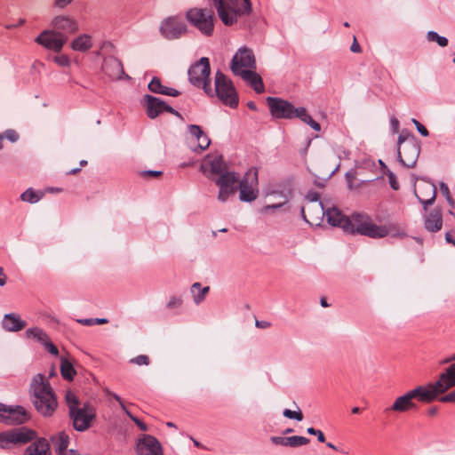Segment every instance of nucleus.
<instances>
[{
    "label": "nucleus",
    "instance_id": "obj_58",
    "mask_svg": "<svg viewBox=\"0 0 455 455\" xmlns=\"http://www.w3.org/2000/svg\"><path fill=\"white\" fill-rule=\"evenodd\" d=\"M78 323H80L83 325L91 326L94 324L93 319H81L78 320Z\"/></svg>",
    "mask_w": 455,
    "mask_h": 455
},
{
    "label": "nucleus",
    "instance_id": "obj_62",
    "mask_svg": "<svg viewBox=\"0 0 455 455\" xmlns=\"http://www.w3.org/2000/svg\"><path fill=\"white\" fill-rule=\"evenodd\" d=\"M445 239H446L447 243L454 245L455 240L452 239L451 233H446Z\"/></svg>",
    "mask_w": 455,
    "mask_h": 455
},
{
    "label": "nucleus",
    "instance_id": "obj_29",
    "mask_svg": "<svg viewBox=\"0 0 455 455\" xmlns=\"http://www.w3.org/2000/svg\"><path fill=\"white\" fill-rule=\"evenodd\" d=\"M93 46L92 36L89 34H80L70 42V48L75 52H86Z\"/></svg>",
    "mask_w": 455,
    "mask_h": 455
},
{
    "label": "nucleus",
    "instance_id": "obj_52",
    "mask_svg": "<svg viewBox=\"0 0 455 455\" xmlns=\"http://www.w3.org/2000/svg\"><path fill=\"white\" fill-rule=\"evenodd\" d=\"M286 202L285 199H283V201L279 202V203H276V204H267L266 205L263 209H262V212H267V211H269L270 209H276V208H279L281 207L283 204H284Z\"/></svg>",
    "mask_w": 455,
    "mask_h": 455
},
{
    "label": "nucleus",
    "instance_id": "obj_59",
    "mask_svg": "<svg viewBox=\"0 0 455 455\" xmlns=\"http://www.w3.org/2000/svg\"><path fill=\"white\" fill-rule=\"evenodd\" d=\"M6 283V275L4 273V269L0 267V286H4Z\"/></svg>",
    "mask_w": 455,
    "mask_h": 455
},
{
    "label": "nucleus",
    "instance_id": "obj_47",
    "mask_svg": "<svg viewBox=\"0 0 455 455\" xmlns=\"http://www.w3.org/2000/svg\"><path fill=\"white\" fill-rule=\"evenodd\" d=\"M412 123L415 124V126L417 127V130L419 131V132L424 136V137H427L428 136V131L427 129L423 125L421 124L418 120L416 119H412Z\"/></svg>",
    "mask_w": 455,
    "mask_h": 455
},
{
    "label": "nucleus",
    "instance_id": "obj_32",
    "mask_svg": "<svg viewBox=\"0 0 455 455\" xmlns=\"http://www.w3.org/2000/svg\"><path fill=\"white\" fill-rule=\"evenodd\" d=\"M148 89L154 93H159L168 96L176 97L180 95V92L173 88H169L162 84L161 81L157 77H154L148 84Z\"/></svg>",
    "mask_w": 455,
    "mask_h": 455
},
{
    "label": "nucleus",
    "instance_id": "obj_21",
    "mask_svg": "<svg viewBox=\"0 0 455 455\" xmlns=\"http://www.w3.org/2000/svg\"><path fill=\"white\" fill-rule=\"evenodd\" d=\"M25 337L28 339H34L43 345L44 348L52 355H57L59 350L57 347L52 342L49 335L39 327L28 328L25 331Z\"/></svg>",
    "mask_w": 455,
    "mask_h": 455
},
{
    "label": "nucleus",
    "instance_id": "obj_24",
    "mask_svg": "<svg viewBox=\"0 0 455 455\" xmlns=\"http://www.w3.org/2000/svg\"><path fill=\"white\" fill-rule=\"evenodd\" d=\"M73 419L74 427L76 430L84 431L90 427V423L94 417L92 411L87 408H77L70 412Z\"/></svg>",
    "mask_w": 455,
    "mask_h": 455
},
{
    "label": "nucleus",
    "instance_id": "obj_2",
    "mask_svg": "<svg viewBox=\"0 0 455 455\" xmlns=\"http://www.w3.org/2000/svg\"><path fill=\"white\" fill-rule=\"evenodd\" d=\"M231 69L235 75L240 76L249 83L258 93L264 92L262 78L255 72L256 60L253 52L247 48H240L233 57Z\"/></svg>",
    "mask_w": 455,
    "mask_h": 455
},
{
    "label": "nucleus",
    "instance_id": "obj_53",
    "mask_svg": "<svg viewBox=\"0 0 455 455\" xmlns=\"http://www.w3.org/2000/svg\"><path fill=\"white\" fill-rule=\"evenodd\" d=\"M440 190H441V193L443 194V196H445V198H448L449 196H451L449 188L445 183L442 182L440 184Z\"/></svg>",
    "mask_w": 455,
    "mask_h": 455
},
{
    "label": "nucleus",
    "instance_id": "obj_40",
    "mask_svg": "<svg viewBox=\"0 0 455 455\" xmlns=\"http://www.w3.org/2000/svg\"><path fill=\"white\" fill-rule=\"evenodd\" d=\"M66 402L69 408V412H71L78 408L79 402H78L77 397L76 396V395L73 392L68 391L66 393Z\"/></svg>",
    "mask_w": 455,
    "mask_h": 455
},
{
    "label": "nucleus",
    "instance_id": "obj_7",
    "mask_svg": "<svg viewBox=\"0 0 455 455\" xmlns=\"http://www.w3.org/2000/svg\"><path fill=\"white\" fill-rule=\"evenodd\" d=\"M304 220L311 226H320L325 217L326 211L316 193L307 195L301 209Z\"/></svg>",
    "mask_w": 455,
    "mask_h": 455
},
{
    "label": "nucleus",
    "instance_id": "obj_31",
    "mask_svg": "<svg viewBox=\"0 0 455 455\" xmlns=\"http://www.w3.org/2000/svg\"><path fill=\"white\" fill-rule=\"evenodd\" d=\"M443 227L442 212L438 209L431 211L425 220V228L430 232H437Z\"/></svg>",
    "mask_w": 455,
    "mask_h": 455
},
{
    "label": "nucleus",
    "instance_id": "obj_39",
    "mask_svg": "<svg viewBox=\"0 0 455 455\" xmlns=\"http://www.w3.org/2000/svg\"><path fill=\"white\" fill-rule=\"evenodd\" d=\"M309 443V439L303 436H290L288 437V446L290 447H299L307 445Z\"/></svg>",
    "mask_w": 455,
    "mask_h": 455
},
{
    "label": "nucleus",
    "instance_id": "obj_36",
    "mask_svg": "<svg viewBox=\"0 0 455 455\" xmlns=\"http://www.w3.org/2000/svg\"><path fill=\"white\" fill-rule=\"evenodd\" d=\"M61 375L65 379H73L76 371L73 365L68 360H62L60 364Z\"/></svg>",
    "mask_w": 455,
    "mask_h": 455
},
{
    "label": "nucleus",
    "instance_id": "obj_41",
    "mask_svg": "<svg viewBox=\"0 0 455 455\" xmlns=\"http://www.w3.org/2000/svg\"><path fill=\"white\" fill-rule=\"evenodd\" d=\"M427 39L432 42H436L442 47H444L448 44V40L446 37L441 36L434 31L427 33Z\"/></svg>",
    "mask_w": 455,
    "mask_h": 455
},
{
    "label": "nucleus",
    "instance_id": "obj_50",
    "mask_svg": "<svg viewBox=\"0 0 455 455\" xmlns=\"http://www.w3.org/2000/svg\"><path fill=\"white\" fill-rule=\"evenodd\" d=\"M439 401L442 403H455V390L440 397Z\"/></svg>",
    "mask_w": 455,
    "mask_h": 455
},
{
    "label": "nucleus",
    "instance_id": "obj_63",
    "mask_svg": "<svg viewBox=\"0 0 455 455\" xmlns=\"http://www.w3.org/2000/svg\"><path fill=\"white\" fill-rule=\"evenodd\" d=\"M93 320H94V324L95 323H97V324H103V323H108V320L105 319V318H95Z\"/></svg>",
    "mask_w": 455,
    "mask_h": 455
},
{
    "label": "nucleus",
    "instance_id": "obj_30",
    "mask_svg": "<svg viewBox=\"0 0 455 455\" xmlns=\"http://www.w3.org/2000/svg\"><path fill=\"white\" fill-rule=\"evenodd\" d=\"M24 455H51L48 441L45 438L36 440L28 446Z\"/></svg>",
    "mask_w": 455,
    "mask_h": 455
},
{
    "label": "nucleus",
    "instance_id": "obj_49",
    "mask_svg": "<svg viewBox=\"0 0 455 455\" xmlns=\"http://www.w3.org/2000/svg\"><path fill=\"white\" fill-rule=\"evenodd\" d=\"M126 414L134 421V423L140 427V430L147 431V427L141 420L132 416L129 411H126Z\"/></svg>",
    "mask_w": 455,
    "mask_h": 455
},
{
    "label": "nucleus",
    "instance_id": "obj_46",
    "mask_svg": "<svg viewBox=\"0 0 455 455\" xmlns=\"http://www.w3.org/2000/svg\"><path fill=\"white\" fill-rule=\"evenodd\" d=\"M74 0H53L52 6L57 9H64Z\"/></svg>",
    "mask_w": 455,
    "mask_h": 455
},
{
    "label": "nucleus",
    "instance_id": "obj_19",
    "mask_svg": "<svg viewBox=\"0 0 455 455\" xmlns=\"http://www.w3.org/2000/svg\"><path fill=\"white\" fill-rule=\"evenodd\" d=\"M186 30V24L178 17L168 18L161 26V32L167 39L178 38L185 34Z\"/></svg>",
    "mask_w": 455,
    "mask_h": 455
},
{
    "label": "nucleus",
    "instance_id": "obj_17",
    "mask_svg": "<svg viewBox=\"0 0 455 455\" xmlns=\"http://www.w3.org/2000/svg\"><path fill=\"white\" fill-rule=\"evenodd\" d=\"M267 101L273 116L286 119L294 118L296 108L290 102L272 97H268Z\"/></svg>",
    "mask_w": 455,
    "mask_h": 455
},
{
    "label": "nucleus",
    "instance_id": "obj_57",
    "mask_svg": "<svg viewBox=\"0 0 455 455\" xmlns=\"http://www.w3.org/2000/svg\"><path fill=\"white\" fill-rule=\"evenodd\" d=\"M256 326L260 329H266L270 326V323L266 321H256Z\"/></svg>",
    "mask_w": 455,
    "mask_h": 455
},
{
    "label": "nucleus",
    "instance_id": "obj_51",
    "mask_svg": "<svg viewBox=\"0 0 455 455\" xmlns=\"http://www.w3.org/2000/svg\"><path fill=\"white\" fill-rule=\"evenodd\" d=\"M182 303V300L180 298H177V297H172L170 301L168 302L167 304V307L169 308H175V307H179Z\"/></svg>",
    "mask_w": 455,
    "mask_h": 455
},
{
    "label": "nucleus",
    "instance_id": "obj_8",
    "mask_svg": "<svg viewBox=\"0 0 455 455\" xmlns=\"http://www.w3.org/2000/svg\"><path fill=\"white\" fill-rule=\"evenodd\" d=\"M215 90L219 99L230 108H236L238 105V95L233 83L221 72L215 76Z\"/></svg>",
    "mask_w": 455,
    "mask_h": 455
},
{
    "label": "nucleus",
    "instance_id": "obj_12",
    "mask_svg": "<svg viewBox=\"0 0 455 455\" xmlns=\"http://www.w3.org/2000/svg\"><path fill=\"white\" fill-rule=\"evenodd\" d=\"M398 157L403 165L411 168L419 155V147L413 140L406 141L403 135L398 138Z\"/></svg>",
    "mask_w": 455,
    "mask_h": 455
},
{
    "label": "nucleus",
    "instance_id": "obj_3",
    "mask_svg": "<svg viewBox=\"0 0 455 455\" xmlns=\"http://www.w3.org/2000/svg\"><path fill=\"white\" fill-rule=\"evenodd\" d=\"M350 233H358L371 238H382L387 235L403 237L405 235L404 229L399 225L394 223L377 225L369 216L363 214H354L353 230Z\"/></svg>",
    "mask_w": 455,
    "mask_h": 455
},
{
    "label": "nucleus",
    "instance_id": "obj_33",
    "mask_svg": "<svg viewBox=\"0 0 455 455\" xmlns=\"http://www.w3.org/2000/svg\"><path fill=\"white\" fill-rule=\"evenodd\" d=\"M52 442L55 447L56 451L60 455H70L67 448L69 443V437L65 432H60L52 437Z\"/></svg>",
    "mask_w": 455,
    "mask_h": 455
},
{
    "label": "nucleus",
    "instance_id": "obj_15",
    "mask_svg": "<svg viewBox=\"0 0 455 455\" xmlns=\"http://www.w3.org/2000/svg\"><path fill=\"white\" fill-rule=\"evenodd\" d=\"M29 419L28 411L21 406H7L0 403V422L22 424Z\"/></svg>",
    "mask_w": 455,
    "mask_h": 455
},
{
    "label": "nucleus",
    "instance_id": "obj_16",
    "mask_svg": "<svg viewBox=\"0 0 455 455\" xmlns=\"http://www.w3.org/2000/svg\"><path fill=\"white\" fill-rule=\"evenodd\" d=\"M414 193L419 202L426 208L432 204L436 196V188L435 184L426 180H419L414 185Z\"/></svg>",
    "mask_w": 455,
    "mask_h": 455
},
{
    "label": "nucleus",
    "instance_id": "obj_20",
    "mask_svg": "<svg viewBox=\"0 0 455 455\" xmlns=\"http://www.w3.org/2000/svg\"><path fill=\"white\" fill-rule=\"evenodd\" d=\"M325 217L328 223L331 226L339 227L347 233L353 230L354 215L349 219L338 208L333 207L326 210Z\"/></svg>",
    "mask_w": 455,
    "mask_h": 455
},
{
    "label": "nucleus",
    "instance_id": "obj_34",
    "mask_svg": "<svg viewBox=\"0 0 455 455\" xmlns=\"http://www.w3.org/2000/svg\"><path fill=\"white\" fill-rule=\"evenodd\" d=\"M294 117L299 118L301 121L310 125L315 131H320L321 129L320 124L311 117V116L304 108H296Z\"/></svg>",
    "mask_w": 455,
    "mask_h": 455
},
{
    "label": "nucleus",
    "instance_id": "obj_42",
    "mask_svg": "<svg viewBox=\"0 0 455 455\" xmlns=\"http://www.w3.org/2000/svg\"><path fill=\"white\" fill-rule=\"evenodd\" d=\"M385 169H386L385 174L388 177L389 184H390L391 188L394 190H398L399 189V183H398V181L396 180L395 175L391 171L387 169L386 166H385Z\"/></svg>",
    "mask_w": 455,
    "mask_h": 455
},
{
    "label": "nucleus",
    "instance_id": "obj_9",
    "mask_svg": "<svg viewBox=\"0 0 455 455\" xmlns=\"http://www.w3.org/2000/svg\"><path fill=\"white\" fill-rule=\"evenodd\" d=\"M36 432L26 427L13 428L0 432V448L9 449L32 441Z\"/></svg>",
    "mask_w": 455,
    "mask_h": 455
},
{
    "label": "nucleus",
    "instance_id": "obj_5",
    "mask_svg": "<svg viewBox=\"0 0 455 455\" xmlns=\"http://www.w3.org/2000/svg\"><path fill=\"white\" fill-rule=\"evenodd\" d=\"M218 15L226 26L236 24L251 12V0H212Z\"/></svg>",
    "mask_w": 455,
    "mask_h": 455
},
{
    "label": "nucleus",
    "instance_id": "obj_43",
    "mask_svg": "<svg viewBox=\"0 0 455 455\" xmlns=\"http://www.w3.org/2000/svg\"><path fill=\"white\" fill-rule=\"evenodd\" d=\"M283 416L289 419H295L299 421L303 419V414L300 411H293L289 409H285L283 412Z\"/></svg>",
    "mask_w": 455,
    "mask_h": 455
},
{
    "label": "nucleus",
    "instance_id": "obj_35",
    "mask_svg": "<svg viewBox=\"0 0 455 455\" xmlns=\"http://www.w3.org/2000/svg\"><path fill=\"white\" fill-rule=\"evenodd\" d=\"M209 286L202 288L199 283H195L191 287V292L193 294L195 302L196 304L202 302L204 299L206 294L209 292Z\"/></svg>",
    "mask_w": 455,
    "mask_h": 455
},
{
    "label": "nucleus",
    "instance_id": "obj_10",
    "mask_svg": "<svg viewBox=\"0 0 455 455\" xmlns=\"http://www.w3.org/2000/svg\"><path fill=\"white\" fill-rule=\"evenodd\" d=\"M67 41V36L52 28L44 29L35 39L37 44L54 52H60Z\"/></svg>",
    "mask_w": 455,
    "mask_h": 455
},
{
    "label": "nucleus",
    "instance_id": "obj_44",
    "mask_svg": "<svg viewBox=\"0 0 455 455\" xmlns=\"http://www.w3.org/2000/svg\"><path fill=\"white\" fill-rule=\"evenodd\" d=\"M131 363H136L138 365H148L149 363V358L148 355H140L132 358Z\"/></svg>",
    "mask_w": 455,
    "mask_h": 455
},
{
    "label": "nucleus",
    "instance_id": "obj_45",
    "mask_svg": "<svg viewBox=\"0 0 455 455\" xmlns=\"http://www.w3.org/2000/svg\"><path fill=\"white\" fill-rule=\"evenodd\" d=\"M2 135L4 136V140L6 139L11 142H16L19 139V134L14 130H7Z\"/></svg>",
    "mask_w": 455,
    "mask_h": 455
},
{
    "label": "nucleus",
    "instance_id": "obj_55",
    "mask_svg": "<svg viewBox=\"0 0 455 455\" xmlns=\"http://www.w3.org/2000/svg\"><path fill=\"white\" fill-rule=\"evenodd\" d=\"M108 395H111L115 400H116V401L120 403V405H121L122 409H123L125 412H126V411H128V410L126 409L125 405L124 404V403H123V401H122V399L120 398V396H119V395H116V394H114V393H110V392H108Z\"/></svg>",
    "mask_w": 455,
    "mask_h": 455
},
{
    "label": "nucleus",
    "instance_id": "obj_22",
    "mask_svg": "<svg viewBox=\"0 0 455 455\" xmlns=\"http://www.w3.org/2000/svg\"><path fill=\"white\" fill-rule=\"evenodd\" d=\"M138 455H164L161 443L152 435H144L137 445Z\"/></svg>",
    "mask_w": 455,
    "mask_h": 455
},
{
    "label": "nucleus",
    "instance_id": "obj_27",
    "mask_svg": "<svg viewBox=\"0 0 455 455\" xmlns=\"http://www.w3.org/2000/svg\"><path fill=\"white\" fill-rule=\"evenodd\" d=\"M27 326L26 321L22 320L18 314L10 313L4 315L2 321V327L10 332H17Z\"/></svg>",
    "mask_w": 455,
    "mask_h": 455
},
{
    "label": "nucleus",
    "instance_id": "obj_37",
    "mask_svg": "<svg viewBox=\"0 0 455 455\" xmlns=\"http://www.w3.org/2000/svg\"><path fill=\"white\" fill-rule=\"evenodd\" d=\"M43 196L42 193L36 192L32 188L27 189L24 193L21 194V200L28 203H36Z\"/></svg>",
    "mask_w": 455,
    "mask_h": 455
},
{
    "label": "nucleus",
    "instance_id": "obj_13",
    "mask_svg": "<svg viewBox=\"0 0 455 455\" xmlns=\"http://www.w3.org/2000/svg\"><path fill=\"white\" fill-rule=\"evenodd\" d=\"M210 71L209 59L204 57L189 68V80L196 86L203 87L207 91V87L209 86Z\"/></svg>",
    "mask_w": 455,
    "mask_h": 455
},
{
    "label": "nucleus",
    "instance_id": "obj_26",
    "mask_svg": "<svg viewBox=\"0 0 455 455\" xmlns=\"http://www.w3.org/2000/svg\"><path fill=\"white\" fill-rule=\"evenodd\" d=\"M102 70L112 79H120L124 75L122 62L113 56L105 58L102 65Z\"/></svg>",
    "mask_w": 455,
    "mask_h": 455
},
{
    "label": "nucleus",
    "instance_id": "obj_14",
    "mask_svg": "<svg viewBox=\"0 0 455 455\" xmlns=\"http://www.w3.org/2000/svg\"><path fill=\"white\" fill-rule=\"evenodd\" d=\"M239 182V176L234 172H224L215 180L216 185L220 188L218 200L226 202L230 196L236 192V185Z\"/></svg>",
    "mask_w": 455,
    "mask_h": 455
},
{
    "label": "nucleus",
    "instance_id": "obj_54",
    "mask_svg": "<svg viewBox=\"0 0 455 455\" xmlns=\"http://www.w3.org/2000/svg\"><path fill=\"white\" fill-rule=\"evenodd\" d=\"M162 174L161 172H156V171H148L144 172L142 175L146 178H156L159 177Z\"/></svg>",
    "mask_w": 455,
    "mask_h": 455
},
{
    "label": "nucleus",
    "instance_id": "obj_48",
    "mask_svg": "<svg viewBox=\"0 0 455 455\" xmlns=\"http://www.w3.org/2000/svg\"><path fill=\"white\" fill-rule=\"evenodd\" d=\"M273 443L282 446H288V437L274 436L271 438Z\"/></svg>",
    "mask_w": 455,
    "mask_h": 455
},
{
    "label": "nucleus",
    "instance_id": "obj_61",
    "mask_svg": "<svg viewBox=\"0 0 455 455\" xmlns=\"http://www.w3.org/2000/svg\"><path fill=\"white\" fill-rule=\"evenodd\" d=\"M315 435L317 436V439L320 443L325 442V436L321 430H318Z\"/></svg>",
    "mask_w": 455,
    "mask_h": 455
},
{
    "label": "nucleus",
    "instance_id": "obj_4",
    "mask_svg": "<svg viewBox=\"0 0 455 455\" xmlns=\"http://www.w3.org/2000/svg\"><path fill=\"white\" fill-rule=\"evenodd\" d=\"M35 396V406L44 416H51L56 410L58 403L49 382L42 374L36 375L31 383Z\"/></svg>",
    "mask_w": 455,
    "mask_h": 455
},
{
    "label": "nucleus",
    "instance_id": "obj_6",
    "mask_svg": "<svg viewBox=\"0 0 455 455\" xmlns=\"http://www.w3.org/2000/svg\"><path fill=\"white\" fill-rule=\"evenodd\" d=\"M188 20L202 34L210 36L214 29V12L210 9L192 8L187 12Z\"/></svg>",
    "mask_w": 455,
    "mask_h": 455
},
{
    "label": "nucleus",
    "instance_id": "obj_11",
    "mask_svg": "<svg viewBox=\"0 0 455 455\" xmlns=\"http://www.w3.org/2000/svg\"><path fill=\"white\" fill-rule=\"evenodd\" d=\"M240 199L244 202L254 201L258 197V171L250 169L239 181Z\"/></svg>",
    "mask_w": 455,
    "mask_h": 455
},
{
    "label": "nucleus",
    "instance_id": "obj_64",
    "mask_svg": "<svg viewBox=\"0 0 455 455\" xmlns=\"http://www.w3.org/2000/svg\"><path fill=\"white\" fill-rule=\"evenodd\" d=\"M448 204L453 208L455 206V201L453 200V198L451 196H449L448 198H446Z\"/></svg>",
    "mask_w": 455,
    "mask_h": 455
},
{
    "label": "nucleus",
    "instance_id": "obj_60",
    "mask_svg": "<svg viewBox=\"0 0 455 455\" xmlns=\"http://www.w3.org/2000/svg\"><path fill=\"white\" fill-rule=\"evenodd\" d=\"M391 124H392L394 132H397L398 130H399V122H398V120L394 118V119L391 120Z\"/></svg>",
    "mask_w": 455,
    "mask_h": 455
},
{
    "label": "nucleus",
    "instance_id": "obj_25",
    "mask_svg": "<svg viewBox=\"0 0 455 455\" xmlns=\"http://www.w3.org/2000/svg\"><path fill=\"white\" fill-rule=\"evenodd\" d=\"M201 170L204 175L220 174L224 172L225 164L221 156H206L202 164Z\"/></svg>",
    "mask_w": 455,
    "mask_h": 455
},
{
    "label": "nucleus",
    "instance_id": "obj_38",
    "mask_svg": "<svg viewBox=\"0 0 455 455\" xmlns=\"http://www.w3.org/2000/svg\"><path fill=\"white\" fill-rule=\"evenodd\" d=\"M53 56L52 60L55 64H57L59 67L62 68H68L71 65V60L68 57V55L65 53H60Z\"/></svg>",
    "mask_w": 455,
    "mask_h": 455
},
{
    "label": "nucleus",
    "instance_id": "obj_23",
    "mask_svg": "<svg viewBox=\"0 0 455 455\" xmlns=\"http://www.w3.org/2000/svg\"><path fill=\"white\" fill-rule=\"evenodd\" d=\"M144 99L147 105V114L150 118H156L164 111L175 115L178 114V112H176L172 107L166 105L164 101L158 98L151 95H146Z\"/></svg>",
    "mask_w": 455,
    "mask_h": 455
},
{
    "label": "nucleus",
    "instance_id": "obj_56",
    "mask_svg": "<svg viewBox=\"0 0 455 455\" xmlns=\"http://www.w3.org/2000/svg\"><path fill=\"white\" fill-rule=\"evenodd\" d=\"M351 51L353 52H361V47H360L359 44L357 43L355 37H354V42L351 45Z\"/></svg>",
    "mask_w": 455,
    "mask_h": 455
},
{
    "label": "nucleus",
    "instance_id": "obj_28",
    "mask_svg": "<svg viewBox=\"0 0 455 455\" xmlns=\"http://www.w3.org/2000/svg\"><path fill=\"white\" fill-rule=\"evenodd\" d=\"M188 131L190 135V143L197 142V148H199L201 151L206 149L210 146L211 140L208 136L202 131L200 126L191 124L188 126Z\"/></svg>",
    "mask_w": 455,
    "mask_h": 455
},
{
    "label": "nucleus",
    "instance_id": "obj_18",
    "mask_svg": "<svg viewBox=\"0 0 455 455\" xmlns=\"http://www.w3.org/2000/svg\"><path fill=\"white\" fill-rule=\"evenodd\" d=\"M51 27L53 30L66 36V34H75L79 30L77 20L66 14H60L52 18L51 20Z\"/></svg>",
    "mask_w": 455,
    "mask_h": 455
},
{
    "label": "nucleus",
    "instance_id": "obj_1",
    "mask_svg": "<svg viewBox=\"0 0 455 455\" xmlns=\"http://www.w3.org/2000/svg\"><path fill=\"white\" fill-rule=\"evenodd\" d=\"M455 386V364L450 365L445 372L442 373L435 383H430L427 386H419L416 388L408 391L404 395L397 397L391 407L386 409L387 411L406 412L416 407L413 399L419 402L431 403L439 395L443 394L449 388Z\"/></svg>",
    "mask_w": 455,
    "mask_h": 455
}]
</instances>
